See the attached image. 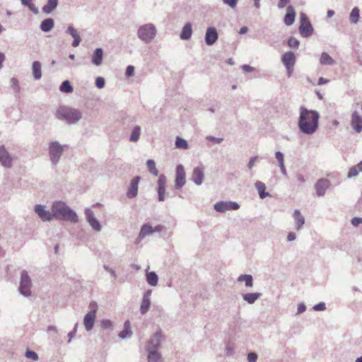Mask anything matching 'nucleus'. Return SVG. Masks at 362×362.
<instances>
[{"instance_id": "nucleus-2", "label": "nucleus", "mask_w": 362, "mask_h": 362, "mask_svg": "<svg viewBox=\"0 0 362 362\" xmlns=\"http://www.w3.org/2000/svg\"><path fill=\"white\" fill-rule=\"evenodd\" d=\"M53 218L76 223L78 218L76 213L62 201L54 202L51 206Z\"/></svg>"}, {"instance_id": "nucleus-39", "label": "nucleus", "mask_w": 362, "mask_h": 362, "mask_svg": "<svg viewBox=\"0 0 362 362\" xmlns=\"http://www.w3.org/2000/svg\"><path fill=\"white\" fill-rule=\"evenodd\" d=\"M132 334L130 322L127 320L124 324L123 330L119 334V337L121 339H125L127 337H130Z\"/></svg>"}, {"instance_id": "nucleus-58", "label": "nucleus", "mask_w": 362, "mask_h": 362, "mask_svg": "<svg viewBox=\"0 0 362 362\" xmlns=\"http://www.w3.org/2000/svg\"><path fill=\"white\" fill-rule=\"evenodd\" d=\"M235 353L234 349L230 345H227L226 348V355L228 356L233 355Z\"/></svg>"}, {"instance_id": "nucleus-64", "label": "nucleus", "mask_w": 362, "mask_h": 362, "mask_svg": "<svg viewBox=\"0 0 362 362\" xmlns=\"http://www.w3.org/2000/svg\"><path fill=\"white\" fill-rule=\"evenodd\" d=\"M296 236L294 233H293V232L288 233V234L287 235L288 241H289V242L293 241L296 240Z\"/></svg>"}, {"instance_id": "nucleus-60", "label": "nucleus", "mask_w": 362, "mask_h": 362, "mask_svg": "<svg viewBox=\"0 0 362 362\" xmlns=\"http://www.w3.org/2000/svg\"><path fill=\"white\" fill-rule=\"evenodd\" d=\"M279 2L278 4L279 8H284L289 2V0H279Z\"/></svg>"}, {"instance_id": "nucleus-4", "label": "nucleus", "mask_w": 362, "mask_h": 362, "mask_svg": "<svg viewBox=\"0 0 362 362\" xmlns=\"http://www.w3.org/2000/svg\"><path fill=\"white\" fill-rule=\"evenodd\" d=\"M157 35V29L151 23L140 25L136 32L137 37L144 43H151Z\"/></svg>"}, {"instance_id": "nucleus-13", "label": "nucleus", "mask_w": 362, "mask_h": 362, "mask_svg": "<svg viewBox=\"0 0 362 362\" xmlns=\"http://www.w3.org/2000/svg\"><path fill=\"white\" fill-rule=\"evenodd\" d=\"M186 182L185 180V171L182 165L179 164L176 167V175H175V189L182 188Z\"/></svg>"}, {"instance_id": "nucleus-18", "label": "nucleus", "mask_w": 362, "mask_h": 362, "mask_svg": "<svg viewBox=\"0 0 362 362\" xmlns=\"http://www.w3.org/2000/svg\"><path fill=\"white\" fill-rule=\"evenodd\" d=\"M351 126L356 132L360 133L362 132V117L359 115L356 110H354L351 114Z\"/></svg>"}, {"instance_id": "nucleus-10", "label": "nucleus", "mask_w": 362, "mask_h": 362, "mask_svg": "<svg viewBox=\"0 0 362 362\" xmlns=\"http://www.w3.org/2000/svg\"><path fill=\"white\" fill-rule=\"evenodd\" d=\"M34 211L43 222H49L53 219L52 211L47 210L45 205L36 204L34 206Z\"/></svg>"}, {"instance_id": "nucleus-20", "label": "nucleus", "mask_w": 362, "mask_h": 362, "mask_svg": "<svg viewBox=\"0 0 362 362\" xmlns=\"http://www.w3.org/2000/svg\"><path fill=\"white\" fill-rule=\"evenodd\" d=\"M166 177L164 175H160L158 180V199L160 202L165 200Z\"/></svg>"}, {"instance_id": "nucleus-17", "label": "nucleus", "mask_w": 362, "mask_h": 362, "mask_svg": "<svg viewBox=\"0 0 362 362\" xmlns=\"http://www.w3.org/2000/svg\"><path fill=\"white\" fill-rule=\"evenodd\" d=\"M218 35L214 27H209L206 29L204 40L207 45L211 46L217 41Z\"/></svg>"}, {"instance_id": "nucleus-57", "label": "nucleus", "mask_w": 362, "mask_h": 362, "mask_svg": "<svg viewBox=\"0 0 362 362\" xmlns=\"http://www.w3.org/2000/svg\"><path fill=\"white\" fill-rule=\"evenodd\" d=\"M134 74V67L132 65H129L126 69V75L127 76H132Z\"/></svg>"}, {"instance_id": "nucleus-42", "label": "nucleus", "mask_w": 362, "mask_h": 362, "mask_svg": "<svg viewBox=\"0 0 362 362\" xmlns=\"http://www.w3.org/2000/svg\"><path fill=\"white\" fill-rule=\"evenodd\" d=\"M146 166L150 173L155 176L158 175V170L156 167L155 161L152 159H148L146 162Z\"/></svg>"}, {"instance_id": "nucleus-14", "label": "nucleus", "mask_w": 362, "mask_h": 362, "mask_svg": "<svg viewBox=\"0 0 362 362\" xmlns=\"http://www.w3.org/2000/svg\"><path fill=\"white\" fill-rule=\"evenodd\" d=\"M329 186L330 182L329 180L326 178H321L318 180L315 185L317 195L318 197H323Z\"/></svg>"}, {"instance_id": "nucleus-36", "label": "nucleus", "mask_w": 362, "mask_h": 362, "mask_svg": "<svg viewBox=\"0 0 362 362\" xmlns=\"http://www.w3.org/2000/svg\"><path fill=\"white\" fill-rule=\"evenodd\" d=\"M361 172H362V160L360 161L357 165L352 166L349 169V170L348 172L347 177L348 178L355 177L358 176V175Z\"/></svg>"}, {"instance_id": "nucleus-12", "label": "nucleus", "mask_w": 362, "mask_h": 362, "mask_svg": "<svg viewBox=\"0 0 362 362\" xmlns=\"http://www.w3.org/2000/svg\"><path fill=\"white\" fill-rule=\"evenodd\" d=\"M85 216L87 222L95 231L99 232L102 229L100 221L95 217L93 211L90 209H86Z\"/></svg>"}, {"instance_id": "nucleus-30", "label": "nucleus", "mask_w": 362, "mask_h": 362, "mask_svg": "<svg viewBox=\"0 0 362 362\" xmlns=\"http://www.w3.org/2000/svg\"><path fill=\"white\" fill-rule=\"evenodd\" d=\"M192 34V28L190 23H187L182 27L180 37L183 40H189Z\"/></svg>"}, {"instance_id": "nucleus-31", "label": "nucleus", "mask_w": 362, "mask_h": 362, "mask_svg": "<svg viewBox=\"0 0 362 362\" xmlns=\"http://www.w3.org/2000/svg\"><path fill=\"white\" fill-rule=\"evenodd\" d=\"M41 63L39 61H35L32 64V73L35 80H40L42 77Z\"/></svg>"}, {"instance_id": "nucleus-51", "label": "nucleus", "mask_w": 362, "mask_h": 362, "mask_svg": "<svg viewBox=\"0 0 362 362\" xmlns=\"http://www.w3.org/2000/svg\"><path fill=\"white\" fill-rule=\"evenodd\" d=\"M258 358V356L255 352H250L247 354V361L248 362H256Z\"/></svg>"}, {"instance_id": "nucleus-48", "label": "nucleus", "mask_w": 362, "mask_h": 362, "mask_svg": "<svg viewBox=\"0 0 362 362\" xmlns=\"http://www.w3.org/2000/svg\"><path fill=\"white\" fill-rule=\"evenodd\" d=\"M105 81L103 77L102 76H98L96 78H95V86L98 88H104L105 86Z\"/></svg>"}, {"instance_id": "nucleus-61", "label": "nucleus", "mask_w": 362, "mask_h": 362, "mask_svg": "<svg viewBox=\"0 0 362 362\" xmlns=\"http://www.w3.org/2000/svg\"><path fill=\"white\" fill-rule=\"evenodd\" d=\"M242 69L245 72H252L255 70V69L252 66H250L247 64H244L242 66Z\"/></svg>"}, {"instance_id": "nucleus-43", "label": "nucleus", "mask_w": 362, "mask_h": 362, "mask_svg": "<svg viewBox=\"0 0 362 362\" xmlns=\"http://www.w3.org/2000/svg\"><path fill=\"white\" fill-rule=\"evenodd\" d=\"M59 90L63 93H69L73 91V87L71 86L70 82L66 80L62 83L59 87Z\"/></svg>"}, {"instance_id": "nucleus-15", "label": "nucleus", "mask_w": 362, "mask_h": 362, "mask_svg": "<svg viewBox=\"0 0 362 362\" xmlns=\"http://www.w3.org/2000/svg\"><path fill=\"white\" fill-rule=\"evenodd\" d=\"M140 180V176H136L131 180L130 185L127 192V197L129 199H133L136 197L138 194V185Z\"/></svg>"}, {"instance_id": "nucleus-3", "label": "nucleus", "mask_w": 362, "mask_h": 362, "mask_svg": "<svg viewBox=\"0 0 362 362\" xmlns=\"http://www.w3.org/2000/svg\"><path fill=\"white\" fill-rule=\"evenodd\" d=\"M56 117L60 120L66 121L68 124H76L81 119L82 113L77 109L61 106L57 110Z\"/></svg>"}, {"instance_id": "nucleus-25", "label": "nucleus", "mask_w": 362, "mask_h": 362, "mask_svg": "<svg viewBox=\"0 0 362 362\" xmlns=\"http://www.w3.org/2000/svg\"><path fill=\"white\" fill-rule=\"evenodd\" d=\"M296 58L293 52L289 51L285 52L281 57V62L284 66H294Z\"/></svg>"}, {"instance_id": "nucleus-11", "label": "nucleus", "mask_w": 362, "mask_h": 362, "mask_svg": "<svg viewBox=\"0 0 362 362\" xmlns=\"http://www.w3.org/2000/svg\"><path fill=\"white\" fill-rule=\"evenodd\" d=\"M0 163L6 168H11L13 165V158L4 145L0 146Z\"/></svg>"}, {"instance_id": "nucleus-33", "label": "nucleus", "mask_w": 362, "mask_h": 362, "mask_svg": "<svg viewBox=\"0 0 362 362\" xmlns=\"http://www.w3.org/2000/svg\"><path fill=\"white\" fill-rule=\"evenodd\" d=\"M54 20L51 18H48L41 22L40 28L43 32L47 33L54 28Z\"/></svg>"}, {"instance_id": "nucleus-56", "label": "nucleus", "mask_w": 362, "mask_h": 362, "mask_svg": "<svg viewBox=\"0 0 362 362\" xmlns=\"http://www.w3.org/2000/svg\"><path fill=\"white\" fill-rule=\"evenodd\" d=\"M309 19L307 16V15L304 13H300V25H303L304 23H306L308 22H309Z\"/></svg>"}, {"instance_id": "nucleus-55", "label": "nucleus", "mask_w": 362, "mask_h": 362, "mask_svg": "<svg viewBox=\"0 0 362 362\" xmlns=\"http://www.w3.org/2000/svg\"><path fill=\"white\" fill-rule=\"evenodd\" d=\"M223 3L230 8H234L236 7L238 4V0H223Z\"/></svg>"}, {"instance_id": "nucleus-6", "label": "nucleus", "mask_w": 362, "mask_h": 362, "mask_svg": "<svg viewBox=\"0 0 362 362\" xmlns=\"http://www.w3.org/2000/svg\"><path fill=\"white\" fill-rule=\"evenodd\" d=\"M31 281L26 271H22L21 274V281L19 286L20 293L25 296L29 297L31 295L30 292Z\"/></svg>"}, {"instance_id": "nucleus-8", "label": "nucleus", "mask_w": 362, "mask_h": 362, "mask_svg": "<svg viewBox=\"0 0 362 362\" xmlns=\"http://www.w3.org/2000/svg\"><path fill=\"white\" fill-rule=\"evenodd\" d=\"M163 230L162 226H156V227L153 228L151 225L149 223H145L144 224L140 230V232L139 233V235L136 240V243L139 244L140 242L148 235H150L153 234L155 232H160Z\"/></svg>"}, {"instance_id": "nucleus-54", "label": "nucleus", "mask_w": 362, "mask_h": 362, "mask_svg": "<svg viewBox=\"0 0 362 362\" xmlns=\"http://www.w3.org/2000/svg\"><path fill=\"white\" fill-rule=\"evenodd\" d=\"M11 85L13 87V88L15 90L16 92L19 91L18 81L16 78H12L11 79Z\"/></svg>"}, {"instance_id": "nucleus-1", "label": "nucleus", "mask_w": 362, "mask_h": 362, "mask_svg": "<svg viewBox=\"0 0 362 362\" xmlns=\"http://www.w3.org/2000/svg\"><path fill=\"white\" fill-rule=\"evenodd\" d=\"M320 114L316 110H308L304 106L299 109L298 126L300 131L307 135L314 134L319 126Z\"/></svg>"}, {"instance_id": "nucleus-38", "label": "nucleus", "mask_w": 362, "mask_h": 362, "mask_svg": "<svg viewBox=\"0 0 362 362\" xmlns=\"http://www.w3.org/2000/svg\"><path fill=\"white\" fill-rule=\"evenodd\" d=\"M141 135V127L136 125L133 127L131 135L129 136V141L131 142H137Z\"/></svg>"}, {"instance_id": "nucleus-49", "label": "nucleus", "mask_w": 362, "mask_h": 362, "mask_svg": "<svg viewBox=\"0 0 362 362\" xmlns=\"http://www.w3.org/2000/svg\"><path fill=\"white\" fill-rule=\"evenodd\" d=\"M275 157L278 161L279 165L284 164V154L281 151H276L275 153Z\"/></svg>"}, {"instance_id": "nucleus-32", "label": "nucleus", "mask_w": 362, "mask_h": 362, "mask_svg": "<svg viewBox=\"0 0 362 362\" xmlns=\"http://www.w3.org/2000/svg\"><path fill=\"white\" fill-rule=\"evenodd\" d=\"M255 187L258 192L259 196L261 199H264L265 197L269 196V193L266 192V185L261 181H257L255 184Z\"/></svg>"}, {"instance_id": "nucleus-50", "label": "nucleus", "mask_w": 362, "mask_h": 362, "mask_svg": "<svg viewBox=\"0 0 362 362\" xmlns=\"http://www.w3.org/2000/svg\"><path fill=\"white\" fill-rule=\"evenodd\" d=\"M206 139L212 142H214L216 144H221L223 141V138L219 137H215L213 136H208L206 137Z\"/></svg>"}, {"instance_id": "nucleus-23", "label": "nucleus", "mask_w": 362, "mask_h": 362, "mask_svg": "<svg viewBox=\"0 0 362 362\" xmlns=\"http://www.w3.org/2000/svg\"><path fill=\"white\" fill-rule=\"evenodd\" d=\"M296 18V11L292 6H288L286 9V13L284 16V22L287 26L293 24Z\"/></svg>"}, {"instance_id": "nucleus-62", "label": "nucleus", "mask_w": 362, "mask_h": 362, "mask_svg": "<svg viewBox=\"0 0 362 362\" xmlns=\"http://www.w3.org/2000/svg\"><path fill=\"white\" fill-rule=\"evenodd\" d=\"M104 269L110 273V274L112 275V276L114 278V279H116L117 277V275H116V273L110 267H107V266H104Z\"/></svg>"}, {"instance_id": "nucleus-29", "label": "nucleus", "mask_w": 362, "mask_h": 362, "mask_svg": "<svg viewBox=\"0 0 362 362\" xmlns=\"http://www.w3.org/2000/svg\"><path fill=\"white\" fill-rule=\"evenodd\" d=\"M262 296L261 293H246L242 294L243 299L248 304L255 303Z\"/></svg>"}, {"instance_id": "nucleus-59", "label": "nucleus", "mask_w": 362, "mask_h": 362, "mask_svg": "<svg viewBox=\"0 0 362 362\" xmlns=\"http://www.w3.org/2000/svg\"><path fill=\"white\" fill-rule=\"evenodd\" d=\"M306 310V306L303 303H299L297 308V314H301Z\"/></svg>"}, {"instance_id": "nucleus-35", "label": "nucleus", "mask_w": 362, "mask_h": 362, "mask_svg": "<svg viewBox=\"0 0 362 362\" xmlns=\"http://www.w3.org/2000/svg\"><path fill=\"white\" fill-rule=\"evenodd\" d=\"M148 356L147 361L148 362H165L162 355L158 351H147Z\"/></svg>"}, {"instance_id": "nucleus-22", "label": "nucleus", "mask_w": 362, "mask_h": 362, "mask_svg": "<svg viewBox=\"0 0 362 362\" xmlns=\"http://www.w3.org/2000/svg\"><path fill=\"white\" fill-rule=\"evenodd\" d=\"M66 33L70 35L74 38L72 46L74 47H78L81 42V37L79 35L77 30L72 25H69L66 30Z\"/></svg>"}, {"instance_id": "nucleus-53", "label": "nucleus", "mask_w": 362, "mask_h": 362, "mask_svg": "<svg viewBox=\"0 0 362 362\" xmlns=\"http://www.w3.org/2000/svg\"><path fill=\"white\" fill-rule=\"evenodd\" d=\"M326 308V305L325 303L321 302L314 305L313 309L315 311H322Z\"/></svg>"}, {"instance_id": "nucleus-46", "label": "nucleus", "mask_w": 362, "mask_h": 362, "mask_svg": "<svg viewBox=\"0 0 362 362\" xmlns=\"http://www.w3.org/2000/svg\"><path fill=\"white\" fill-rule=\"evenodd\" d=\"M25 356L27 358H30L33 361H37L39 358L37 353L31 350H27L25 351Z\"/></svg>"}, {"instance_id": "nucleus-41", "label": "nucleus", "mask_w": 362, "mask_h": 362, "mask_svg": "<svg viewBox=\"0 0 362 362\" xmlns=\"http://www.w3.org/2000/svg\"><path fill=\"white\" fill-rule=\"evenodd\" d=\"M360 18V10L358 7H354L352 8L350 15H349V20L351 23L356 24Z\"/></svg>"}, {"instance_id": "nucleus-24", "label": "nucleus", "mask_w": 362, "mask_h": 362, "mask_svg": "<svg viewBox=\"0 0 362 362\" xmlns=\"http://www.w3.org/2000/svg\"><path fill=\"white\" fill-rule=\"evenodd\" d=\"M292 216L295 221L296 230H300L305 224L304 216L301 214L299 209H295Z\"/></svg>"}, {"instance_id": "nucleus-63", "label": "nucleus", "mask_w": 362, "mask_h": 362, "mask_svg": "<svg viewBox=\"0 0 362 362\" xmlns=\"http://www.w3.org/2000/svg\"><path fill=\"white\" fill-rule=\"evenodd\" d=\"M29 9L33 11L34 13L37 14L38 13L39 11L38 8L32 3H30L29 5L27 6Z\"/></svg>"}, {"instance_id": "nucleus-34", "label": "nucleus", "mask_w": 362, "mask_h": 362, "mask_svg": "<svg viewBox=\"0 0 362 362\" xmlns=\"http://www.w3.org/2000/svg\"><path fill=\"white\" fill-rule=\"evenodd\" d=\"M59 0H47L42 7V11L47 14L51 13L58 6Z\"/></svg>"}, {"instance_id": "nucleus-27", "label": "nucleus", "mask_w": 362, "mask_h": 362, "mask_svg": "<svg viewBox=\"0 0 362 362\" xmlns=\"http://www.w3.org/2000/svg\"><path fill=\"white\" fill-rule=\"evenodd\" d=\"M149 267L146 269V280L151 286H156L158 282V276L155 272H149Z\"/></svg>"}, {"instance_id": "nucleus-47", "label": "nucleus", "mask_w": 362, "mask_h": 362, "mask_svg": "<svg viewBox=\"0 0 362 362\" xmlns=\"http://www.w3.org/2000/svg\"><path fill=\"white\" fill-rule=\"evenodd\" d=\"M299 45H300L299 40L293 37H291L288 40V45L291 48H297V47H298Z\"/></svg>"}, {"instance_id": "nucleus-5", "label": "nucleus", "mask_w": 362, "mask_h": 362, "mask_svg": "<svg viewBox=\"0 0 362 362\" xmlns=\"http://www.w3.org/2000/svg\"><path fill=\"white\" fill-rule=\"evenodd\" d=\"M66 146V145H62L59 141H51L49 144V157L52 165H56L59 163L64 151V148Z\"/></svg>"}, {"instance_id": "nucleus-52", "label": "nucleus", "mask_w": 362, "mask_h": 362, "mask_svg": "<svg viewBox=\"0 0 362 362\" xmlns=\"http://www.w3.org/2000/svg\"><path fill=\"white\" fill-rule=\"evenodd\" d=\"M258 156H252L250 158V160L247 163V168L249 170H252L255 165V162L257 160Z\"/></svg>"}, {"instance_id": "nucleus-21", "label": "nucleus", "mask_w": 362, "mask_h": 362, "mask_svg": "<svg viewBox=\"0 0 362 362\" xmlns=\"http://www.w3.org/2000/svg\"><path fill=\"white\" fill-rule=\"evenodd\" d=\"M204 177V169L201 167H196L193 169L191 180L192 182L199 186L202 184Z\"/></svg>"}, {"instance_id": "nucleus-28", "label": "nucleus", "mask_w": 362, "mask_h": 362, "mask_svg": "<svg viewBox=\"0 0 362 362\" xmlns=\"http://www.w3.org/2000/svg\"><path fill=\"white\" fill-rule=\"evenodd\" d=\"M299 33L303 37H308L313 33V28L310 22H308L299 26Z\"/></svg>"}, {"instance_id": "nucleus-9", "label": "nucleus", "mask_w": 362, "mask_h": 362, "mask_svg": "<svg viewBox=\"0 0 362 362\" xmlns=\"http://www.w3.org/2000/svg\"><path fill=\"white\" fill-rule=\"evenodd\" d=\"M214 208L217 212L223 213L226 211L238 210L240 208V205L235 202L221 201L216 202Z\"/></svg>"}, {"instance_id": "nucleus-45", "label": "nucleus", "mask_w": 362, "mask_h": 362, "mask_svg": "<svg viewBox=\"0 0 362 362\" xmlns=\"http://www.w3.org/2000/svg\"><path fill=\"white\" fill-rule=\"evenodd\" d=\"M100 325L103 329L112 330L113 329V324L111 320L108 319H103L100 321Z\"/></svg>"}, {"instance_id": "nucleus-40", "label": "nucleus", "mask_w": 362, "mask_h": 362, "mask_svg": "<svg viewBox=\"0 0 362 362\" xmlns=\"http://www.w3.org/2000/svg\"><path fill=\"white\" fill-rule=\"evenodd\" d=\"M320 62L322 65H334L335 64V61L327 52L322 53Z\"/></svg>"}, {"instance_id": "nucleus-37", "label": "nucleus", "mask_w": 362, "mask_h": 362, "mask_svg": "<svg viewBox=\"0 0 362 362\" xmlns=\"http://www.w3.org/2000/svg\"><path fill=\"white\" fill-rule=\"evenodd\" d=\"M238 282H245V286L252 288L253 286V277L250 274H241L238 277Z\"/></svg>"}, {"instance_id": "nucleus-19", "label": "nucleus", "mask_w": 362, "mask_h": 362, "mask_svg": "<svg viewBox=\"0 0 362 362\" xmlns=\"http://www.w3.org/2000/svg\"><path fill=\"white\" fill-rule=\"evenodd\" d=\"M151 293H152V291L148 289V290L146 291L143 294L142 300H141V303L140 305V313L142 315L146 314L149 310V308L151 305L150 297H151Z\"/></svg>"}, {"instance_id": "nucleus-26", "label": "nucleus", "mask_w": 362, "mask_h": 362, "mask_svg": "<svg viewBox=\"0 0 362 362\" xmlns=\"http://www.w3.org/2000/svg\"><path fill=\"white\" fill-rule=\"evenodd\" d=\"M103 54L102 48H96L91 56V62L96 66H100L103 63Z\"/></svg>"}, {"instance_id": "nucleus-44", "label": "nucleus", "mask_w": 362, "mask_h": 362, "mask_svg": "<svg viewBox=\"0 0 362 362\" xmlns=\"http://www.w3.org/2000/svg\"><path fill=\"white\" fill-rule=\"evenodd\" d=\"M175 146L177 148L180 149H187L188 148V144L187 141L184 139H182L179 136L176 138L175 141Z\"/></svg>"}, {"instance_id": "nucleus-16", "label": "nucleus", "mask_w": 362, "mask_h": 362, "mask_svg": "<svg viewBox=\"0 0 362 362\" xmlns=\"http://www.w3.org/2000/svg\"><path fill=\"white\" fill-rule=\"evenodd\" d=\"M96 318V310H93L86 313L83 318V324L87 332L93 329Z\"/></svg>"}, {"instance_id": "nucleus-7", "label": "nucleus", "mask_w": 362, "mask_h": 362, "mask_svg": "<svg viewBox=\"0 0 362 362\" xmlns=\"http://www.w3.org/2000/svg\"><path fill=\"white\" fill-rule=\"evenodd\" d=\"M163 338L161 329L157 330L148 341L146 347V351H158L160 348V342Z\"/></svg>"}]
</instances>
